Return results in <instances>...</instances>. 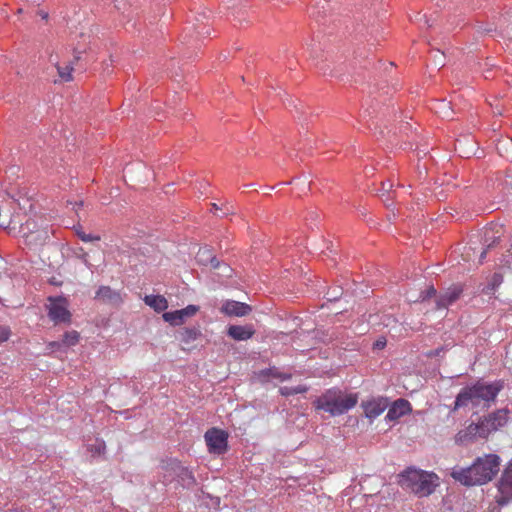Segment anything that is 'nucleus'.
Here are the masks:
<instances>
[{
	"mask_svg": "<svg viewBox=\"0 0 512 512\" xmlns=\"http://www.w3.org/2000/svg\"><path fill=\"white\" fill-rule=\"evenodd\" d=\"M504 386L503 380L493 382L478 380L460 390L456 396L453 409L458 410L462 407H469L476 411L488 409L494 404Z\"/></svg>",
	"mask_w": 512,
	"mask_h": 512,
	"instance_id": "nucleus-1",
	"label": "nucleus"
},
{
	"mask_svg": "<svg viewBox=\"0 0 512 512\" xmlns=\"http://www.w3.org/2000/svg\"><path fill=\"white\" fill-rule=\"evenodd\" d=\"M501 459L496 454L477 457L468 468L453 470L451 476L466 486L484 485L490 482L500 470Z\"/></svg>",
	"mask_w": 512,
	"mask_h": 512,
	"instance_id": "nucleus-2",
	"label": "nucleus"
},
{
	"mask_svg": "<svg viewBox=\"0 0 512 512\" xmlns=\"http://www.w3.org/2000/svg\"><path fill=\"white\" fill-rule=\"evenodd\" d=\"M399 485L422 498L431 495L439 485V478L433 472L409 467L398 475Z\"/></svg>",
	"mask_w": 512,
	"mask_h": 512,
	"instance_id": "nucleus-3",
	"label": "nucleus"
},
{
	"mask_svg": "<svg viewBox=\"0 0 512 512\" xmlns=\"http://www.w3.org/2000/svg\"><path fill=\"white\" fill-rule=\"evenodd\" d=\"M358 395L355 393H345L338 388L326 390L319 396L313 405L316 410H323L331 416H338L346 413L356 406Z\"/></svg>",
	"mask_w": 512,
	"mask_h": 512,
	"instance_id": "nucleus-4",
	"label": "nucleus"
},
{
	"mask_svg": "<svg viewBox=\"0 0 512 512\" xmlns=\"http://www.w3.org/2000/svg\"><path fill=\"white\" fill-rule=\"evenodd\" d=\"M509 411L507 409H498L489 414L476 424H470V432L478 433L481 438H487L492 432L503 427L508 421Z\"/></svg>",
	"mask_w": 512,
	"mask_h": 512,
	"instance_id": "nucleus-5",
	"label": "nucleus"
},
{
	"mask_svg": "<svg viewBox=\"0 0 512 512\" xmlns=\"http://www.w3.org/2000/svg\"><path fill=\"white\" fill-rule=\"evenodd\" d=\"M495 488L494 500L499 507L512 504V460L505 465L495 482Z\"/></svg>",
	"mask_w": 512,
	"mask_h": 512,
	"instance_id": "nucleus-6",
	"label": "nucleus"
},
{
	"mask_svg": "<svg viewBox=\"0 0 512 512\" xmlns=\"http://www.w3.org/2000/svg\"><path fill=\"white\" fill-rule=\"evenodd\" d=\"M48 315L54 323H70L71 313L68 309L69 303L65 297L48 298Z\"/></svg>",
	"mask_w": 512,
	"mask_h": 512,
	"instance_id": "nucleus-7",
	"label": "nucleus"
},
{
	"mask_svg": "<svg viewBox=\"0 0 512 512\" xmlns=\"http://www.w3.org/2000/svg\"><path fill=\"white\" fill-rule=\"evenodd\" d=\"M205 441L210 453L221 455L228 448V434L218 428H211L205 433Z\"/></svg>",
	"mask_w": 512,
	"mask_h": 512,
	"instance_id": "nucleus-8",
	"label": "nucleus"
},
{
	"mask_svg": "<svg viewBox=\"0 0 512 512\" xmlns=\"http://www.w3.org/2000/svg\"><path fill=\"white\" fill-rule=\"evenodd\" d=\"M81 51H78L77 49L74 50V57L73 60L69 61H62L60 56L58 54L50 55V62L55 66L57 69L58 76L62 82H70L73 80V65L79 61L80 59Z\"/></svg>",
	"mask_w": 512,
	"mask_h": 512,
	"instance_id": "nucleus-9",
	"label": "nucleus"
},
{
	"mask_svg": "<svg viewBox=\"0 0 512 512\" xmlns=\"http://www.w3.org/2000/svg\"><path fill=\"white\" fill-rule=\"evenodd\" d=\"M36 225L33 221L27 220L21 226V231L25 236V241L29 245H42L48 238V233L45 229H35Z\"/></svg>",
	"mask_w": 512,
	"mask_h": 512,
	"instance_id": "nucleus-10",
	"label": "nucleus"
},
{
	"mask_svg": "<svg viewBox=\"0 0 512 512\" xmlns=\"http://www.w3.org/2000/svg\"><path fill=\"white\" fill-rule=\"evenodd\" d=\"M256 333L252 324L247 325H229L227 335L235 341H246L251 339Z\"/></svg>",
	"mask_w": 512,
	"mask_h": 512,
	"instance_id": "nucleus-11",
	"label": "nucleus"
},
{
	"mask_svg": "<svg viewBox=\"0 0 512 512\" xmlns=\"http://www.w3.org/2000/svg\"><path fill=\"white\" fill-rule=\"evenodd\" d=\"M221 312L227 316L243 317L251 312V307L243 302L227 300L221 307Z\"/></svg>",
	"mask_w": 512,
	"mask_h": 512,
	"instance_id": "nucleus-12",
	"label": "nucleus"
},
{
	"mask_svg": "<svg viewBox=\"0 0 512 512\" xmlns=\"http://www.w3.org/2000/svg\"><path fill=\"white\" fill-rule=\"evenodd\" d=\"M163 469H165L167 472H173L177 477L181 479L183 485H190L195 483V479L192 473L186 467H183L177 460H173L166 466H163Z\"/></svg>",
	"mask_w": 512,
	"mask_h": 512,
	"instance_id": "nucleus-13",
	"label": "nucleus"
},
{
	"mask_svg": "<svg viewBox=\"0 0 512 512\" xmlns=\"http://www.w3.org/2000/svg\"><path fill=\"white\" fill-rule=\"evenodd\" d=\"M365 416L370 419L377 418L387 408V403L383 399H372L362 403Z\"/></svg>",
	"mask_w": 512,
	"mask_h": 512,
	"instance_id": "nucleus-14",
	"label": "nucleus"
},
{
	"mask_svg": "<svg viewBox=\"0 0 512 512\" xmlns=\"http://www.w3.org/2000/svg\"><path fill=\"white\" fill-rule=\"evenodd\" d=\"M410 411V404L407 400L398 399L394 402L393 406L388 410L387 418L389 420H395Z\"/></svg>",
	"mask_w": 512,
	"mask_h": 512,
	"instance_id": "nucleus-15",
	"label": "nucleus"
},
{
	"mask_svg": "<svg viewBox=\"0 0 512 512\" xmlns=\"http://www.w3.org/2000/svg\"><path fill=\"white\" fill-rule=\"evenodd\" d=\"M144 302L156 312H162L168 308V301L162 295H146Z\"/></svg>",
	"mask_w": 512,
	"mask_h": 512,
	"instance_id": "nucleus-16",
	"label": "nucleus"
},
{
	"mask_svg": "<svg viewBox=\"0 0 512 512\" xmlns=\"http://www.w3.org/2000/svg\"><path fill=\"white\" fill-rule=\"evenodd\" d=\"M462 290L459 287H453L450 288L447 292H445L443 295L440 296V298L437 301V305L439 308H445L455 302Z\"/></svg>",
	"mask_w": 512,
	"mask_h": 512,
	"instance_id": "nucleus-17",
	"label": "nucleus"
},
{
	"mask_svg": "<svg viewBox=\"0 0 512 512\" xmlns=\"http://www.w3.org/2000/svg\"><path fill=\"white\" fill-rule=\"evenodd\" d=\"M96 298L109 303H118L121 300L119 293L108 286H101L96 292Z\"/></svg>",
	"mask_w": 512,
	"mask_h": 512,
	"instance_id": "nucleus-18",
	"label": "nucleus"
},
{
	"mask_svg": "<svg viewBox=\"0 0 512 512\" xmlns=\"http://www.w3.org/2000/svg\"><path fill=\"white\" fill-rule=\"evenodd\" d=\"M196 258L200 264L206 265L209 262L213 268L219 267L218 260L212 256L210 249L207 247L200 248Z\"/></svg>",
	"mask_w": 512,
	"mask_h": 512,
	"instance_id": "nucleus-19",
	"label": "nucleus"
},
{
	"mask_svg": "<svg viewBox=\"0 0 512 512\" xmlns=\"http://www.w3.org/2000/svg\"><path fill=\"white\" fill-rule=\"evenodd\" d=\"M491 232H492V229H491V228H487V229L485 230V232H484V237H485L484 243H485V245H486V249H484V250L480 253V255H479V257H478V262H477L478 264H482V263H483V261H484V259H485V256H486V253H487V251H488V249H490L491 247H493V246H494V244L496 243L497 239H499V238H500V236H499V235H497V236H494V235L490 236V233H491Z\"/></svg>",
	"mask_w": 512,
	"mask_h": 512,
	"instance_id": "nucleus-20",
	"label": "nucleus"
},
{
	"mask_svg": "<svg viewBox=\"0 0 512 512\" xmlns=\"http://www.w3.org/2000/svg\"><path fill=\"white\" fill-rule=\"evenodd\" d=\"M79 339H80V335L77 331H75V330L67 331L63 335L62 345L67 346V347L75 346L79 342ZM50 345L52 347H56V346L58 347L61 345V343L53 342Z\"/></svg>",
	"mask_w": 512,
	"mask_h": 512,
	"instance_id": "nucleus-21",
	"label": "nucleus"
},
{
	"mask_svg": "<svg viewBox=\"0 0 512 512\" xmlns=\"http://www.w3.org/2000/svg\"><path fill=\"white\" fill-rule=\"evenodd\" d=\"M201 335V332L197 328H184L180 333V340L184 344H190L193 341H195L199 336Z\"/></svg>",
	"mask_w": 512,
	"mask_h": 512,
	"instance_id": "nucleus-22",
	"label": "nucleus"
},
{
	"mask_svg": "<svg viewBox=\"0 0 512 512\" xmlns=\"http://www.w3.org/2000/svg\"><path fill=\"white\" fill-rule=\"evenodd\" d=\"M162 317L166 322L170 323L171 325H180L183 323L185 319L181 310L165 312Z\"/></svg>",
	"mask_w": 512,
	"mask_h": 512,
	"instance_id": "nucleus-23",
	"label": "nucleus"
},
{
	"mask_svg": "<svg viewBox=\"0 0 512 512\" xmlns=\"http://www.w3.org/2000/svg\"><path fill=\"white\" fill-rule=\"evenodd\" d=\"M74 231L78 238L81 239L83 242H94L101 240V237L99 235L86 233L81 225L74 226Z\"/></svg>",
	"mask_w": 512,
	"mask_h": 512,
	"instance_id": "nucleus-24",
	"label": "nucleus"
},
{
	"mask_svg": "<svg viewBox=\"0 0 512 512\" xmlns=\"http://www.w3.org/2000/svg\"><path fill=\"white\" fill-rule=\"evenodd\" d=\"M308 391V387L305 385H298L295 387L284 386L279 389L281 395L288 397L295 394L305 393Z\"/></svg>",
	"mask_w": 512,
	"mask_h": 512,
	"instance_id": "nucleus-25",
	"label": "nucleus"
},
{
	"mask_svg": "<svg viewBox=\"0 0 512 512\" xmlns=\"http://www.w3.org/2000/svg\"><path fill=\"white\" fill-rule=\"evenodd\" d=\"M475 436H478V433L470 432V425L466 430L459 431L456 435V442L459 444H463L469 440H472Z\"/></svg>",
	"mask_w": 512,
	"mask_h": 512,
	"instance_id": "nucleus-26",
	"label": "nucleus"
},
{
	"mask_svg": "<svg viewBox=\"0 0 512 512\" xmlns=\"http://www.w3.org/2000/svg\"><path fill=\"white\" fill-rule=\"evenodd\" d=\"M11 336V330L8 326H0V344L6 342Z\"/></svg>",
	"mask_w": 512,
	"mask_h": 512,
	"instance_id": "nucleus-27",
	"label": "nucleus"
},
{
	"mask_svg": "<svg viewBox=\"0 0 512 512\" xmlns=\"http://www.w3.org/2000/svg\"><path fill=\"white\" fill-rule=\"evenodd\" d=\"M105 447L106 446H105L104 441H97V443L95 445L91 446L90 451L93 454L100 455V454L104 453Z\"/></svg>",
	"mask_w": 512,
	"mask_h": 512,
	"instance_id": "nucleus-28",
	"label": "nucleus"
},
{
	"mask_svg": "<svg viewBox=\"0 0 512 512\" xmlns=\"http://www.w3.org/2000/svg\"><path fill=\"white\" fill-rule=\"evenodd\" d=\"M503 282V276L500 273H494L491 279V289L495 290Z\"/></svg>",
	"mask_w": 512,
	"mask_h": 512,
	"instance_id": "nucleus-29",
	"label": "nucleus"
},
{
	"mask_svg": "<svg viewBox=\"0 0 512 512\" xmlns=\"http://www.w3.org/2000/svg\"><path fill=\"white\" fill-rule=\"evenodd\" d=\"M181 311L183 313L184 318H186L193 316L198 311V307L194 305H189L186 308L181 309Z\"/></svg>",
	"mask_w": 512,
	"mask_h": 512,
	"instance_id": "nucleus-30",
	"label": "nucleus"
},
{
	"mask_svg": "<svg viewBox=\"0 0 512 512\" xmlns=\"http://www.w3.org/2000/svg\"><path fill=\"white\" fill-rule=\"evenodd\" d=\"M270 375L273 376V377H276V378H280L282 381L283 380H287V379H289L291 377L290 374L279 373V372H277L274 369H270Z\"/></svg>",
	"mask_w": 512,
	"mask_h": 512,
	"instance_id": "nucleus-31",
	"label": "nucleus"
},
{
	"mask_svg": "<svg viewBox=\"0 0 512 512\" xmlns=\"http://www.w3.org/2000/svg\"><path fill=\"white\" fill-rule=\"evenodd\" d=\"M441 105L443 106V110L438 111L439 113L443 114V117H449L450 113L448 110H445V108H449V104L445 103L444 101L441 102Z\"/></svg>",
	"mask_w": 512,
	"mask_h": 512,
	"instance_id": "nucleus-32",
	"label": "nucleus"
},
{
	"mask_svg": "<svg viewBox=\"0 0 512 512\" xmlns=\"http://www.w3.org/2000/svg\"><path fill=\"white\" fill-rule=\"evenodd\" d=\"M391 187H392V184L389 181L382 183V191H384V192H389Z\"/></svg>",
	"mask_w": 512,
	"mask_h": 512,
	"instance_id": "nucleus-33",
	"label": "nucleus"
},
{
	"mask_svg": "<svg viewBox=\"0 0 512 512\" xmlns=\"http://www.w3.org/2000/svg\"><path fill=\"white\" fill-rule=\"evenodd\" d=\"M385 344H386L385 341H377L376 342V346L378 348H383L385 346Z\"/></svg>",
	"mask_w": 512,
	"mask_h": 512,
	"instance_id": "nucleus-34",
	"label": "nucleus"
},
{
	"mask_svg": "<svg viewBox=\"0 0 512 512\" xmlns=\"http://www.w3.org/2000/svg\"><path fill=\"white\" fill-rule=\"evenodd\" d=\"M87 256H88L87 253L83 252V255H82L81 259L83 260V262L85 264H88Z\"/></svg>",
	"mask_w": 512,
	"mask_h": 512,
	"instance_id": "nucleus-35",
	"label": "nucleus"
},
{
	"mask_svg": "<svg viewBox=\"0 0 512 512\" xmlns=\"http://www.w3.org/2000/svg\"><path fill=\"white\" fill-rule=\"evenodd\" d=\"M428 294L431 296V295H435L436 294V290L431 287L429 290H428Z\"/></svg>",
	"mask_w": 512,
	"mask_h": 512,
	"instance_id": "nucleus-36",
	"label": "nucleus"
},
{
	"mask_svg": "<svg viewBox=\"0 0 512 512\" xmlns=\"http://www.w3.org/2000/svg\"><path fill=\"white\" fill-rule=\"evenodd\" d=\"M9 225V222H1L0 221V227L6 228Z\"/></svg>",
	"mask_w": 512,
	"mask_h": 512,
	"instance_id": "nucleus-37",
	"label": "nucleus"
},
{
	"mask_svg": "<svg viewBox=\"0 0 512 512\" xmlns=\"http://www.w3.org/2000/svg\"><path fill=\"white\" fill-rule=\"evenodd\" d=\"M40 15H41V17H42L43 19H47V18H48V14H47V13H45V12H41V14H40Z\"/></svg>",
	"mask_w": 512,
	"mask_h": 512,
	"instance_id": "nucleus-38",
	"label": "nucleus"
},
{
	"mask_svg": "<svg viewBox=\"0 0 512 512\" xmlns=\"http://www.w3.org/2000/svg\"><path fill=\"white\" fill-rule=\"evenodd\" d=\"M75 206H77V207H81V206H82V202H79V203H78V202H75ZM74 209H77V208H76V207H74Z\"/></svg>",
	"mask_w": 512,
	"mask_h": 512,
	"instance_id": "nucleus-39",
	"label": "nucleus"
},
{
	"mask_svg": "<svg viewBox=\"0 0 512 512\" xmlns=\"http://www.w3.org/2000/svg\"><path fill=\"white\" fill-rule=\"evenodd\" d=\"M470 250H472V248H471V247H469V248L467 249V251H466V255H467L469 258H470V253H469V251H470Z\"/></svg>",
	"mask_w": 512,
	"mask_h": 512,
	"instance_id": "nucleus-40",
	"label": "nucleus"
},
{
	"mask_svg": "<svg viewBox=\"0 0 512 512\" xmlns=\"http://www.w3.org/2000/svg\"><path fill=\"white\" fill-rule=\"evenodd\" d=\"M495 234H498V231H495V233L492 231V232L490 233V236H492V235L496 236Z\"/></svg>",
	"mask_w": 512,
	"mask_h": 512,
	"instance_id": "nucleus-41",
	"label": "nucleus"
}]
</instances>
